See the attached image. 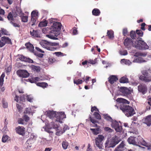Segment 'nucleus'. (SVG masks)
Instances as JSON below:
<instances>
[{
    "instance_id": "obj_1",
    "label": "nucleus",
    "mask_w": 151,
    "mask_h": 151,
    "mask_svg": "<svg viewBox=\"0 0 151 151\" xmlns=\"http://www.w3.org/2000/svg\"><path fill=\"white\" fill-rule=\"evenodd\" d=\"M117 104L115 106L118 109L122 110L127 117L133 116L135 114L134 108L126 104H129V102L127 100L122 98H118L116 100Z\"/></svg>"
},
{
    "instance_id": "obj_2",
    "label": "nucleus",
    "mask_w": 151,
    "mask_h": 151,
    "mask_svg": "<svg viewBox=\"0 0 151 151\" xmlns=\"http://www.w3.org/2000/svg\"><path fill=\"white\" fill-rule=\"evenodd\" d=\"M45 114L50 119L52 120L50 124L52 122H58L62 123L63 119L66 118V115L63 112L56 113L53 111H46Z\"/></svg>"
},
{
    "instance_id": "obj_3",
    "label": "nucleus",
    "mask_w": 151,
    "mask_h": 151,
    "mask_svg": "<svg viewBox=\"0 0 151 151\" xmlns=\"http://www.w3.org/2000/svg\"><path fill=\"white\" fill-rule=\"evenodd\" d=\"M61 26L62 25L60 23L54 22L50 28V34L46 35V36L51 39L58 40V38L55 36L57 37L60 34Z\"/></svg>"
},
{
    "instance_id": "obj_4",
    "label": "nucleus",
    "mask_w": 151,
    "mask_h": 151,
    "mask_svg": "<svg viewBox=\"0 0 151 151\" xmlns=\"http://www.w3.org/2000/svg\"><path fill=\"white\" fill-rule=\"evenodd\" d=\"M41 45L43 48L50 51H54L57 49L55 46L59 45V43L55 42H51L45 40H42L40 42Z\"/></svg>"
},
{
    "instance_id": "obj_5",
    "label": "nucleus",
    "mask_w": 151,
    "mask_h": 151,
    "mask_svg": "<svg viewBox=\"0 0 151 151\" xmlns=\"http://www.w3.org/2000/svg\"><path fill=\"white\" fill-rule=\"evenodd\" d=\"M120 139L116 136L113 137L111 139H107L105 144V148L114 147L120 141Z\"/></svg>"
},
{
    "instance_id": "obj_6",
    "label": "nucleus",
    "mask_w": 151,
    "mask_h": 151,
    "mask_svg": "<svg viewBox=\"0 0 151 151\" xmlns=\"http://www.w3.org/2000/svg\"><path fill=\"white\" fill-rule=\"evenodd\" d=\"M141 38H140L139 40H137L135 42L134 41L133 47L139 49H147L149 48V46L144 41L141 40Z\"/></svg>"
},
{
    "instance_id": "obj_7",
    "label": "nucleus",
    "mask_w": 151,
    "mask_h": 151,
    "mask_svg": "<svg viewBox=\"0 0 151 151\" xmlns=\"http://www.w3.org/2000/svg\"><path fill=\"white\" fill-rule=\"evenodd\" d=\"M59 125L57 122H52L49 124V129H51L53 128L55 129L56 131L55 134L58 136L60 135L64 132L62 129H59Z\"/></svg>"
},
{
    "instance_id": "obj_8",
    "label": "nucleus",
    "mask_w": 151,
    "mask_h": 151,
    "mask_svg": "<svg viewBox=\"0 0 151 151\" xmlns=\"http://www.w3.org/2000/svg\"><path fill=\"white\" fill-rule=\"evenodd\" d=\"M104 137L101 135H99L95 139L96 145L100 149H102L103 147L102 141L104 140Z\"/></svg>"
},
{
    "instance_id": "obj_9",
    "label": "nucleus",
    "mask_w": 151,
    "mask_h": 151,
    "mask_svg": "<svg viewBox=\"0 0 151 151\" xmlns=\"http://www.w3.org/2000/svg\"><path fill=\"white\" fill-rule=\"evenodd\" d=\"M31 20L30 24L33 26L35 24L37 20V19L39 15L37 11L35 10L32 11L31 13Z\"/></svg>"
},
{
    "instance_id": "obj_10",
    "label": "nucleus",
    "mask_w": 151,
    "mask_h": 151,
    "mask_svg": "<svg viewBox=\"0 0 151 151\" xmlns=\"http://www.w3.org/2000/svg\"><path fill=\"white\" fill-rule=\"evenodd\" d=\"M120 94L124 96H127L131 93V90L125 87H121L119 89Z\"/></svg>"
},
{
    "instance_id": "obj_11",
    "label": "nucleus",
    "mask_w": 151,
    "mask_h": 151,
    "mask_svg": "<svg viewBox=\"0 0 151 151\" xmlns=\"http://www.w3.org/2000/svg\"><path fill=\"white\" fill-rule=\"evenodd\" d=\"M17 73L18 76L23 78H27L29 76V73L25 70H18Z\"/></svg>"
},
{
    "instance_id": "obj_12",
    "label": "nucleus",
    "mask_w": 151,
    "mask_h": 151,
    "mask_svg": "<svg viewBox=\"0 0 151 151\" xmlns=\"http://www.w3.org/2000/svg\"><path fill=\"white\" fill-rule=\"evenodd\" d=\"M134 41H132L131 39L129 38H127L124 40V44L125 47L128 50L130 49L132 45L133 46Z\"/></svg>"
},
{
    "instance_id": "obj_13",
    "label": "nucleus",
    "mask_w": 151,
    "mask_h": 151,
    "mask_svg": "<svg viewBox=\"0 0 151 151\" xmlns=\"http://www.w3.org/2000/svg\"><path fill=\"white\" fill-rule=\"evenodd\" d=\"M138 91L143 94L146 93L147 91V86L144 84H141L138 86Z\"/></svg>"
},
{
    "instance_id": "obj_14",
    "label": "nucleus",
    "mask_w": 151,
    "mask_h": 151,
    "mask_svg": "<svg viewBox=\"0 0 151 151\" xmlns=\"http://www.w3.org/2000/svg\"><path fill=\"white\" fill-rule=\"evenodd\" d=\"M125 144L123 141L117 147H116L114 151H123L126 148L125 147Z\"/></svg>"
},
{
    "instance_id": "obj_15",
    "label": "nucleus",
    "mask_w": 151,
    "mask_h": 151,
    "mask_svg": "<svg viewBox=\"0 0 151 151\" xmlns=\"http://www.w3.org/2000/svg\"><path fill=\"white\" fill-rule=\"evenodd\" d=\"M5 76V73H3L1 74L0 78V86L1 91H2V92H3L5 90L4 87L3 86L4 84V78Z\"/></svg>"
},
{
    "instance_id": "obj_16",
    "label": "nucleus",
    "mask_w": 151,
    "mask_h": 151,
    "mask_svg": "<svg viewBox=\"0 0 151 151\" xmlns=\"http://www.w3.org/2000/svg\"><path fill=\"white\" fill-rule=\"evenodd\" d=\"M139 78L145 82H148L151 81V76L149 74L146 76H141Z\"/></svg>"
},
{
    "instance_id": "obj_17",
    "label": "nucleus",
    "mask_w": 151,
    "mask_h": 151,
    "mask_svg": "<svg viewBox=\"0 0 151 151\" xmlns=\"http://www.w3.org/2000/svg\"><path fill=\"white\" fill-rule=\"evenodd\" d=\"M19 59L25 62H27L30 63H33V61L32 60L29 58H27L22 55H20L19 56Z\"/></svg>"
},
{
    "instance_id": "obj_18",
    "label": "nucleus",
    "mask_w": 151,
    "mask_h": 151,
    "mask_svg": "<svg viewBox=\"0 0 151 151\" xmlns=\"http://www.w3.org/2000/svg\"><path fill=\"white\" fill-rule=\"evenodd\" d=\"M18 10L19 12V14L20 15V16H21L22 21L24 22H27L28 21V16H22V15L23 14L22 13V12L21 11V9H18Z\"/></svg>"
},
{
    "instance_id": "obj_19",
    "label": "nucleus",
    "mask_w": 151,
    "mask_h": 151,
    "mask_svg": "<svg viewBox=\"0 0 151 151\" xmlns=\"http://www.w3.org/2000/svg\"><path fill=\"white\" fill-rule=\"evenodd\" d=\"M26 48L31 52L34 53V47L33 45L29 42L25 44Z\"/></svg>"
},
{
    "instance_id": "obj_20",
    "label": "nucleus",
    "mask_w": 151,
    "mask_h": 151,
    "mask_svg": "<svg viewBox=\"0 0 151 151\" xmlns=\"http://www.w3.org/2000/svg\"><path fill=\"white\" fill-rule=\"evenodd\" d=\"M136 138L135 137L131 136L128 139V141L129 143L134 145H136L137 142H136Z\"/></svg>"
},
{
    "instance_id": "obj_21",
    "label": "nucleus",
    "mask_w": 151,
    "mask_h": 151,
    "mask_svg": "<svg viewBox=\"0 0 151 151\" xmlns=\"http://www.w3.org/2000/svg\"><path fill=\"white\" fill-rule=\"evenodd\" d=\"M144 123L148 126H150L151 125V115L146 117L145 119Z\"/></svg>"
},
{
    "instance_id": "obj_22",
    "label": "nucleus",
    "mask_w": 151,
    "mask_h": 151,
    "mask_svg": "<svg viewBox=\"0 0 151 151\" xmlns=\"http://www.w3.org/2000/svg\"><path fill=\"white\" fill-rule=\"evenodd\" d=\"M118 79L116 76L112 75L109 78V81L111 84H113Z\"/></svg>"
},
{
    "instance_id": "obj_23",
    "label": "nucleus",
    "mask_w": 151,
    "mask_h": 151,
    "mask_svg": "<svg viewBox=\"0 0 151 151\" xmlns=\"http://www.w3.org/2000/svg\"><path fill=\"white\" fill-rule=\"evenodd\" d=\"M16 131L19 134H22L24 133L25 128L23 127L19 126L16 128Z\"/></svg>"
},
{
    "instance_id": "obj_24",
    "label": "nucleus",
    "mask_w": 151,
    "mask_h": 151,
    "mask_svg": "<svg viewBox=\"0 0 151 151\" xmlns=\"http://www.w3.org/2000/svg\"><path fill=\"white\" fill-rule=\"evenodd\" d=\"M34 107V106H32L31 107L26 108L24 112V113L27 114L32 113L34 111V110H33V108Z\"/></svg>"
},
{
    "instance_id": "obj_25",
    "label": "nucleus",
    "mask_w": 151,
    "mask_h": 151,
    "mask_svg": "<svg viewBox=\"0 0 151 151\" xmlns=\"http://www.w3.org/2000/svg\"><path fill=\"white\" fill-rule=\"evenodd\" d=\"M30 33L32 36L33 37H40V35L37 31L33 30L32 31H30Z\"/></svg>"
},
{
    "instance_id": "obj_26",
    "label": "nucleus",
    "mask_w": 151,
    "mask_h": 151,
    "mask_svg": "<svg viewBox=\"0 0 151 151\" xmlns=\"http://www.w3.org/2000/svg\"><path fill=\"white\" fill-rule=\"evenodd\" d=\"M1 38L3 40H4L5 44L6 43L12 44L11 40L8 37L5 36L3 37H2Z\"/></svg>"
},
{
    "instance_id": "obj_27",
    "label": "nucleus",
    "mask_w": 151,
    "mask_h": 151,
    "mask_svg": "<svg viewBox=\"0 0 151 151\" xmlns=\"http://www.w3.org/2000/svg\"><path fill=\"white\" fill-rule=\"evenodd\" d=\"M107 35L110 39H113L114 37V32L111 30H108Z\"/></svg>"
},
{
    "instance_id": "obj_28",
    "label": "nucleus",
    "mask_w": 151,
    "mask_h": 151,
    "mask_svg": "<svg viewBox=\"0 0 151 151\" xmlns=\"http://www.w3.org/2000/svg\"><path fill=\"white\" fill-rule=\"evenodd\" d=\"M92 13L93 15L95 16H98L100 14V10L97 9H94L92 11Z\"/></svg>"
},
{
    "instance_id": "obj_29",
    "label": "nucleus",
    "mask_w": 151,
    "mask_h": 151,
    "mask_svg": "<svg viewBox=\"0 0 151 151\" xmlns=\"http://www.w3.org/2000/svg\"><path fill=\"white\" fill-rule=\"evenodd\" d=\"M121 63L122 64H125L129 65L131 63L129 60L123 59L121 60Z\"/></svg>"
},
{
    "instance_id": "obj_30",
    "label": "nucleus",
    "mask_w": 151,
    "mask_h": 151,
    "mask_svg": "<svg viewBox=\"0 0 151 151\" xmlns=\"http://www.w3.org/2000/svg\"><path fill=\"white\" fill-rule=\"evenodd\" d=\"M145 60H143L142 58L140 57L136 58L134 59L133 60V62L137 63H142L145 62Z\"/></svg>"
},
{
    "instance_id": "obj_31",
    "label": "nucleus",
    "mask_w": 151,
    "mask_h": 151,
    "mask_svg": "<svg viewBox=\"0 0 151 151\" xmlns=\"http://www.w3.org/2000/svg\"><path fill=\"white\" fill-rule=\"evenodd\" d=\"M10 139V138L7 135H4L2 138V142L5 143L7 142Z\"/></svg>"
},
{
    "instance_id": "obj_32",
    "label": "nucleus",
    "mask_w": 151,
    "mask_h": 151,
    "mask_svg": "<svg viewBox=\"0 0 151 151\" xmlns=\"http://www.w3.org/2000/svg\"><path fill=\"white\" fill-rule=\"evenodd\" d=\"M120 83H128L129 81V80L126 76H124L122 77L119 80Z\"/></svg>"
},
{
    "instance_id": "obj_33",
    "label": "nucleus",
    "mask_w": 151,
    "mask_h": 151,
    "mask_svg": "<svg viewBox=\"0 0 151 151\" xmlns=\"http://www.w3.org/2000/svg\"><path fill=\"white\" fill-rule=\"evenodd\" d=\"M62 146L64 150L66 149L68 145V142L65 141H63L62 143Z\"/></svg>"
},
{
    "instance_id": "obj_34",
    "label": "nucleus",
    "mask_w": 151,
    "mask_h": 151,
    "mask_svg": "<svg viewBox=\"0 0 151 151\" xmlns=\"http://www.w3.org/2000/svg\"><path fill=\"white\" fill-rule=\"evenodd\" d=\"M111 127L113 128H115L116 126L119 124V123L116 120H113L111 122Z\"/></svg>"
},
{
    "instance_id": "obj_35",
    "label": "nucleus",
    "mask_w": 151,
    "mask_h": 151,
    "mask_svg": "<svg viewBox=\"0 0 151 151\" xmlns=\"http://www.w3.org/2000/svg\"><path fill=\"white\" fill-rule=\"evenodd\" d=\"M37 85L43 88L46 87L48 86L47 83H38L37 84Z\"/></svg>"
},
{
    "instance_id": "obj_36",
    "label": "nucleus",
    "mask_w": 151,
    "mask_h": 151,
    "mask_svg": "<svg viewBox=\"0 0 151 151\" xmlns=\"http://www.w3.org/2000/svg\"><path fill=\"white\" fill-rule=\"evenodd\" d=\"M47 22L45 20L40 22L39 24V26L40 27H45L47 25Z\"/></svg>"
},
{
    "instance_id": "obj_37",
    "label": "nucleus",
    "mask_w": 151,
    "mask_h": 151,
    "mask_svg": "<svg viewBox=\"0 0 151 151\" xmlns=\"http://www.w3.org/2000/svg\"><path fill=\"white\" fill-rule=\"evenodd\" d=\"M53 54L57 56L58 57L63 56L66 55V54H63L60 52H55L53 53Z\"/></svg>"
},
{
    "instance_id": "obj_38",
    "label": "nucleus",
    "mask_w": 151,
    "mask_h": 151,
    "mask_svg": "<svg viewBox=\"0 0 151 151\" xmlns=\"http://www.w3.org/2000/svg\"><path fill=\"white\" fill-rule=\"evenodd\" d=\"M114 129L117 132H120L122 130V127L119 124Z\"/></svg>"
},
{
    "instance_id": "obj_39",
    "label": "nucleus",
    "mask_w": 151,
    "mask_h": 151,
    "mask_svg": "<svg viewBox=\"0 0 151 151\" xmlns=\"http://www.w3.org/2000/svg\"><path fill=\"white\" fill-rule=\"evenodd\" d=\"M104 118L105 119L111 122L113 120L111 117L109 116L108 114H104Z\"/></svg>"
},
{
    "instance_id": "obj_40",
    "label": "nucleus",
    "mask_w": 151,
    "mask_h": 151,
    "mask_svg": "<svg viewBox=\"0 0 151 151\" xmlns=\"http://www.w3.org/2000/svg\"><path fill=\"white\" fill-rule=\"evenodd\" d=\"M93 134L95 135H97L99 133V130L98 129H90Z\"/></svg>"
},
{
    "instance_id": "obj_41",
    "label": "nucleus",
    "mask_w": 151,
    "mask_h": 151,
    "mask_svg": "<svg viewBox=\"0 0 151 151\" xmlns=\"http://www.w3.org/2000/svg\"><path fill=\"white\" fill-rule=\"evenodd\" d=\"M131 52L134 54V56H143V54L142 53L137 52L134 50H132Z\"/></svg>"
},
{
    "instance_id": "obj_42",
    "label": "nucleus",
    "mask_w": 151,
    "mask_h": 151,
    "mask_svg": "<svg viewBox=\"0 0 151 151\" xmlns=\"http://www.w3.org/2000/svg\"><path fill=\"white\" fill-rule=\"evenodd\" d=\"M83 81L82 80L78 79L77 80H74L73 82L74 84L77 85L81 84L83 82Z\"/></svg>"
},
{
    "instance_id": "obj_43",
    "label": "nucleus",
    "mask_w": 151,
    "mask_h": 151,
    "mask_svg": "<svg viewBox=\"0 0 151 151\" xmlns=\"http://www.w3.org/2000/svg\"><path fill=\"white\" fill-rule=\"evenodd\" d=\"M97 58H95L94 60L90 59L88 60V63L92 64H94L97 63Z\"/></svg>"
},
{
    "instance_id": "obj_44",
    "label": "nucleus",
    "mask_w": 151,
    "mask_h": 151,
    "mask_svg": "<svg viewBox=\"0 0 151 151\" xmlns=\"http://www.w3.org/2000/svg\"><path fill=\"white\" fill-rule=\"evenodd\" d=\"M136 34L134 31H132L130 32V36L132 39H135L136 37Z\"/></svg>"
},
{
    "instance_id": "obj_45",
    "label": "nucleus",
    "mask_w": 151,
    "mask_h": 151,
    "mask_svg": "<svg viewBox=\"0 0 151 151\" xmlns=\"http://www.w3.org/2000/svg\"><path fill=\"white\" fill-rule=\"evenodd\" d=\"M95 117L98 119H101V116L100 114L97 112H95L94 114Z\"/></svg>"
},
{
    "instance_id": "obj_46",
    "label": "nucleus",
    "mask_w": 151,
    "mask_h": 151,
    "mask_svg": "<svg viewBox=\"0 0 151 151\" xmlns=\"http://www.w3.org/2000/svg\"><path fill=\"white\" fill-rule=\"evenodd\" d=\"M104 129L105 131L109 132H112L113 131V129L108 127H104Z\"/></svg>"
},
{
    "instance_id": "obj_47",
    "label": "nucleus",
    "mask_w": 151,
    "mask_h": 151,
    "mask_svg": "<svg viewBox=\"0 0 151 151\" xmlns=\"http://www.w3.org/2000/svg\"><path fill=\"white\" fill-rule=\"evenodd\" d=\"M10 23L14 27H19L20 26L19 24L14 22L13 21H11Z\"/></svg>"
},
{
    "instance_id": "obj_48",
    "label": "nucleus",
    "mask_w": 151,
    "mask_h": 151,
    "mask_svg": "<svg viewBox=\"0 0 151 151\" xmlns=\"http://www.w3.org/2000/svg\"><path fill=\"white\" fill-rule=\"evenodd\" d=\"M72 32L73 35H76L78 34V31L76 28V27H74L71 30Z\"/></svg>"
},
{
    "instance_id": "obj_49",
    "label": "nucleus",
    "mask_w": 151,
    "mask_h": 151,
    "mask_svg": "<svg viewBox=\"0 0 151 151\" xmlns=\"http://www.w3.org/2000/svg\"><path fill=\"white\" fill-rule=\"evenodd\" d=\"M119 53L122 55H125L127 54V52L126 50H121L119 51Z\"/></svg>"
},
{
    "instance_id": "obj_50",
    "label": "nucleus",
    "mask_w": 151,
    "mask_h": 151,
    "mask_svg": "<svg viewBox=\"0 0 151 151\" xmlns=\"http://www.w3.org/2000/svg\"><path fill=\"white\" fill-rule=\"evenodd\" d=\"M32 69L34 71H36L37 72H38L40 71V68L38 66H33L32 67Z\"/></svg>"
},
{
    "instance_id": "obj_51",
    "label": "nucleus",
    "mask_w": 151,
    "mask_h": 151,
    "mask_svg": "<svg viewBox=\"0 0 151 151\" xmlns=\"http://www.w3.org/2000/svg\"><path fill=\"white\" fill-rule=\"evenodd\" d=\"M7 18L9 20L12 21L13 20V17L12 13L10 12L7 16Z\"/></svg>"
},
{
    "instance_id": "obj_52",
    "label": "nucleus",
    "mask_w": 151,
    "mask_h": 151,
    "mask_svg": "<svg viewBox=\"0 0 151 151\" xmlns=\"http://www.w3.org/2000/svg\"><path fill=\"white\" fill-rule=\"evenodd\" d=\"M136 33L139 36L142 37L143 35V32L140 30H136Z\"/></svg>"
},
{
    "instance_id": "obj_53",
    "label": "nucleus",
    "mask_w": 151,
    "mask_h": 151,
    "mask_svg": "<svg viewBox=\"0 0 151 151\" xmlns=\"http://www.w3.org/2000/svg\"><path fill=\"white\" fill-rule=\"evenodd\" d=\"M26 98L28 101L30 102L32 101L33 98L32 96L28 95L26 96Z\"/></svg>"
},
{
    "instance_id": "obj_54",
    "label": "nucleus",
    "mask_w": 151,
    "mask_h": 151,
    "mask_svg": "<svg viewBox=\"0 0 151 151\" xmlns=\"http://www.w3.org/2000/svg\"><path fill=\"white\" fill-rule=\"evenodd\" d=\"M56 61L55 58H49L48 62L50 63H54Z\"/></svg>"
},
{
    "instance_id": "obj_55",
    "label": "nucleus",
    "mask_w": 151,
    "mask_h": 151,
    "mask_svg": "<svg viewBox=\"0 0 151 151\" xmlns=\"http://www.w3.org/2000/svg\"><path fill=\"white\" fill-rule=\"evenodd\" d=\"M44 79L41 78L39 77H35L33 78V80L35 81H40L41 80H43Z\"/></svg>"
},
{
    "instance_id": "obj_56",
    "label": "nucleus",
    "mask_w": 151,
    "mask_h": 151,
    "mask_svg": "<svg viewBox=\"0 0 151 151\" xmlns=\"http://www.w3.org/2000/svg\"><path fill=\"white\" fill-rule=\"evenodd\" d=\"M142 73L143 74V76H146L148 75V72L146 70H144L142 71Z\"/></svg>"
},
{
    "instance_id": "obj_57",
    "label": "nucleus",
    "mask_w": 151,
    "mask_h": 151,
    "mask_svg": "<svg viewBox=\"0 0 151 151\" xmlns=\"http://www.w3.org/2000/svg\"><path fill=\"white\" fill-rule=\"evenodd\" d=\"M18 122L19 124H24V120L21 118L19 119H18Z\"/></svg>"
},
{
    "instance_id": "obj_58",
    "label": "nucleus",
    "mask_w": 151,
    "mask_h": 151,
    "mask_svg": "<svg viewBox=\"0 0 151 151\" xmlns=\"http://www.w3.org/2000/svg\"><path fill=\"white\" fill-rule=\"evenodd\" d=\"M16 107L18 109V111L20 112L22 111V108L21 106L18 104H16Z\"/></svg>"
},
{
    "instance_id": "obj_59",
    "label": "nucleus",
    "mask_w": 151,
    "mask_h": 151,
    "mask_svg": "<svg viewBox=\"0 0 151 151\" xmlns=\"http://www.w3.org/2000/svg\"><path fill=\"white\" fill-rule=\"evenodd\" d=\"M30 142V140H28L26 142L25 144L27 146V147L28 149H29L30 147H31V145H29V143Z\"/></svg>"
},
{
    "instance_id": "obj_60",
    "label": "nucleus",
    "mask_w": 151,
    "mask_h": 151,
    "mask_svg": "<svg viewBox=\"0 0 151 151\" xmlns=\"http://www.w3.org/2000/svg\"><path fill=\"white\" fill-rule=\"evenodd\" d=\"M23 118L24 119L25 122H27L29 120V117L27 115H24L23 116Z\"/></svg>"
},
{
    "instance_id": "obj_61",
    "label": "nucleus",
    "mask_w": 151,
    "mask_h": 151,
    "mask_svg": "<svg viewBox=\"0 0 151 151\" xmlns=\"http://www.w3.org/2000/svg\"><path fill=\"white\" fill-rule=\"evenodd\" d=\"M5 45V42H4V40H3L2 39L1 40H0V47H2Z\"/></svg>"
},
{
    "instance_id": "obj_62",
    "label": "nucleus",
    "mask_w": 151,
    "mask_h": 151,
    "mask_svg": "<svg viewBox=\"0 0 151 151\" xmlns=\"http://www.w3.org/2000/svg\"><path fill=\"white\" fill-rule=\"evenodd\" d=\"M1 31H2V34H4L5 35H8V32L6 30L4 29H2Z\"/></svg>"
},
{
    "instance_id": "obj_63",
    "label": "nucleus",
    "mask_w": 151,
    "mask_h": 151,
    "mask_svg": "<svg viewBox=\"0 0 151 151\" xmlns=\"http://www.w3.org/2000/svg\"><path fill=\"white\" fill-rule=\"evenodd\" d=\"M127 31L126 28H124L123 29V33L124 36H126L127 33Z\"/></svg>"
},
{
    "instance_id": "obj_64",
    "label": "nucleus",
    "mask_w": 151,
    "mask_h": 151,
    "mask_svg": "<svg viewBox=\"0 0 151 151\" xmlns=\"http://www.w3.org/2000/svg\"><path fill=\"white\" fill-rule=\"evenodd\" d=\"M36 136L33 133H32L31 134L30 136V138L32 139H35L36 138Z\"/></svg>"
}]
</instances>
